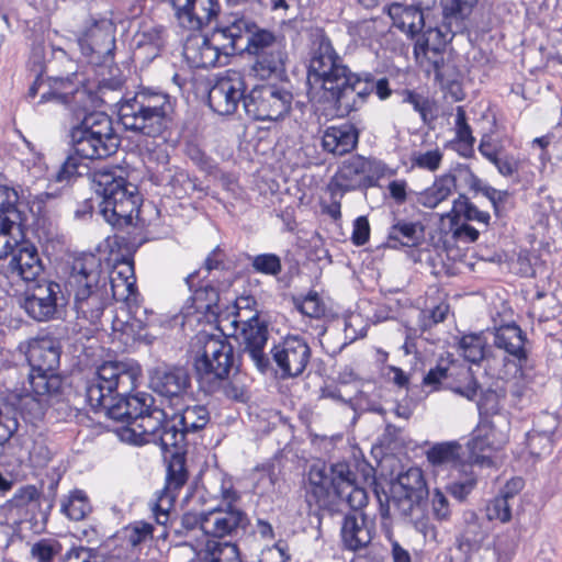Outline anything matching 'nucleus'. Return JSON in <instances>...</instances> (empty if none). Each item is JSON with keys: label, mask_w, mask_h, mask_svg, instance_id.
Segmentation results:
<instances>
[{"label": "nucleus", "mask_w": 562, "mask_h": 562, "mask_svg": "<svg viewBox=\"0 0 562 562\" xmlns=\"http://www.w3.org/2000/svg\"><path fill=\"white\" fill-rule=\"evenodd\" d=\"M9 270L19 276L24 281H35L44 271V265L34 244L24 238L15 248L10 257Z\"/></svg>", "instance_id": "nucleus-21"}, {"label": "nucleus", "mask_w": 562, "mask_h": 562, "mask_svg": "<svg viewBox=\"0 0 562 562\" xmlns=\"http://www.w3.org/2000/svg\"><path fill=\"white\" fill-rule=\"evenodd\" d=\"M40 493L34 485H25L20 487L10 499V504L13 507H24L31 502L37 499Z\"/></svg>", "instance_id": "nucleus-59"}, {"label": "nucleus", "mask_w": 562, "mask_h": 562, "mask_svg": "<svg viewBox=\"0 0 562 562\" xmlns=\"http://www.w3.org/2000/svg\"><path fill=\"white\" fill-rule=\"evenodd\" d=\"M390 169L379 159L353 155L342 161L327 184V191L336 195L376 186Z\"/></svg>", "instance_id": "nucleus-10"}, {"label": "nucleus", "mask_w": 562, "mask_h": 562, "mask_svg": "<svg viewBox=\"0 0 562 562\" xmlns=\"http://www.w3.org/2000/svg\"><path fill=\"white\" fill-rule=\"evenodd\" d=\"M457 179L452 173H445L436 178L434 183L422 192L418 202L428 209H435L446 201L456 190Z\"/></svg>", "instance_id": "nucleus-32"}, {"label": "nucleus", "mask_w": 562, "mask_h": 562, "mask_svg": "<svg viewBox=\"0 0 562 562\" xmlns=\"http://www.w3.org/2000/svg\"><path fill=\"white\" fill-rule=\"evenodd\" d=\"M80 159L81 158L76 154L68 156L58 170L56 180L61 182L68 181L76 176H82L83 172L88 170V167Z\"/></svg>", "instance_id": "nucleus-53"}, {"label": "nucleus", "mask_w": 562, "mask_h": 562, "mask_svg": "<svg viewBox=\"0 0 562 562\" xmlns=\"http://www.w3.org/2000/svg\"><path fill=\"white\" fill-rule=\"evenodd\" d=\"M326 479L333 487L335 495L342 493L345 488L356 483V474L350 470L346 462H337L326 468Z\"/></svg>", "instance_id": "nucleus-40"}, {"label": "nucleus", "mask_w": 562, "mask_h": 562, "mask_svg": "<svg viewBox=\"0 0 562 562\" xmlns=\"http://www.w3.org/2000/svg\"><path fill=\"white\" fill-rule=\"evenodd\" d=\"M70 140L74 153L82 159H102L117 150L111 143L103 142L93 132L86 131L78 125L71 127Z\"/></svg>", "instance_id": "nucleus-23"}, {"label": "nucleus", "mask_w": 562, "mask_h": 562, "mask_svg": "<svg viewBox=\"0 0 562 562\" xmlns=\"http://www.w3.org/2000/svg\"><path fill=\"white\" fill-rule=\"evenodd\" d=\"M119 119L126 131L151 138L160 137L173 122L170 95L160 90L140 88L120 101Z\"/></svg>", "instance_id": "nucleus-7"}, {"label": "nucleus", "mask_w": 562, "mask_h": 562, "mask_svg": "<svg viewBox=\"0 0 562 562\" xmlns=\"http://www.w3.org/2000/svg\"><path fill=\"white\" fill-rule=\"evenodd\" d=\"M463 537L468 543L472 544H481L486 537L477 515L473 512L469 513L465 518Z\"/></svg>", "instance_id": "nucleus-55"}, {"label": "nucleus", "mask_w": 562, "mask_h": 562, "mask_svg": "<svg viewBox=\"0 0 562 562\" xmlns=\"http://www.w3.org/2000/svg\"><path fill=\"white\" fill-rule=\"evenodd\" d=\"M60 510L70 520L79 521L91 512V505L83 491L75 490L61 501Z\"/></svg>", "instance_id": "nucleus-37"}, {"label": "nucleus", "mask_w": 562, "mask_h": 562, "mask_svg": "<svg viewBox=\"0 0 562 562\" xmlns=\"http://www.w3.org/2000/svg\"><path fill=\"white\" fill-rule=\"evenodd\" d=\"M515 504L497 495L486 505V517L490 521L498 520L506 524L512 519V510Z\"/></svg>", "instance_id": "nucleus-48"}, {"label": "nucleus", "mask_w": 562, "mask_h": 562, "mask_svg": "<svg viewBox=\"0 0 562 562\" xmlns=\"http://www.w3.org/2000/svg\"><path fill=\"white\" fill-rule=\"evenodd\" d=\"M192 350L201 389L209 394L222 391L226 397L241 401L243 387L229 382L231 372L237 369L232 344L221 335L201 331L193 339Z\"/></svg>", "instance_id": "nucleus-4"}, {"label": "nucleus", "mask_w": 562, "mask_h": 562, "mask_svg": "<svg viewBox=\"0 0 562 562\" xmlns=\"http://www.w3.org/2000/svg\"><path fill=\"white\" fill-rule=\"evenodd\" d=\"M456 136L457 139L465 147L467 150L472 151L475 138L472 135V130L467 122V115L463 106L456 109Z\"/></svg>", "instance_id": "nucleus-50"}, {"label": "nucleus", "mask_w": 562, "mask_h": 562, "mask_svg": "<svg viewBox=\"0 0 562 562\" xmlns=\"http://www.w3.org/2000/svg\"><path fill=\"white\" fill-rule=\"evenodd\" d=\"M295 306L303 315L312 318L321 317L325 311L316 292H310L302 300H295Z\"/></svg>", "instance_id": "nucleus-54"}, {"label": "nucleus", "mask_w": 562, "mask_h": 562, "mask_svg": "<svg viewBox=\"0 0 562 562\" xmlns=\"http://www.w3.org/2000/svg\"><path fill=\"white\" fill-rule=\"evenodd\" d=\"M509 395L512 405L522 408L530 402L531 392L525 384L515 382L510 385Z\"/></svg>", "instance_id": "nucleus-62"}, {"label": "nucleus", "mask_w": 562, "mask_h": 562, "mask_svg": "<svg viewBox=\"0 0 562 562\" xmlns=\"http://www.w3.org/2000/svg\"><path fill=\"white\" fill-rule=\"evenodd\" d=\"M307 83L310 93L329 103L337 116L358 111L372 93L370 80H362V76L344 64L325 34L316 35L313 41Z\"/></svg>", "instance_id": "nucleus-3"}, {"label": "nucleus", "mask_w": 562, "mask_h": 562, "mask_svg": "<svg viewBox=\"0 0 562 562\" xmlns=\"http://www.w3.org/2000/svg\"><path fill=\"white\" fill-rule=\"evenodd\" d=\"M254 27L244 18L234 16L226 25L216 27L211 37L193 33L184 42L183 57L192 68L214 67L222 54L241 50L239 42L245 38V49L254 56L251 75L260 80L281 77L288 59L285 38L267 30L252 31Z\"/></svg>", "instance_id": "nucleus-2"}, {"label": "nucleus", "mask_w": 562, "mask_h": 562, "mask_svg": "<svg viewBox=\"0 0 562 562\" xmlns=\"http://www.w3.org/2000/svg\"><path fill=\"white\" fill-rule=\"evenodd\" d=\"M241 324V330L238 336L240 346L246 352L256 368L260 372H265L270 367V359L263 349L268 340V328L259 321L258 315H252L248 319H234L233 325L236 327Z\"/></svg>", "instance_id": "nucleus-17"}, {"label": "nucleus", "mask_w": 562, "mask_h": 562, "mask_svg": "<svg viewBox=\"0 0 562 562\" xmlns=\"http://www.w3.org/2000/svg\"><path fill=\"white\" fill-rule=\"evenodd\" d=\"M211 496L221 498L225 505L217 506L204 513L203 532L213 538L233 537L248 525V517L240 508L234 505L238 499L233 483L222 474H216L209 482Z\"/></svg>", "instance_id": "nucleus-9"}, {"label": "nucleus", "mask_w": 562, "mask_h": 562, "mask_svg": "<svg viewBox=\"0 0 562 562\" xmlns=\"http://www.w3.org/2000/svg\"><path fill=\"white\" fill-rule=\"evenodd\" d=\"M116 168H100L92 173L95 192L102 196L100 214L113 227H124L138 213L140 196L136 186L117 175Z\"/></svg>", "instance_id": "nucleus-8"}, {"label": "nucleus", "mask_w": 562, "mask_h": 562, "mask_svg": "<svg viewBox=\"0 0 562 562\" xmlns=\"http://www.w3.org/2000/svg\"><path fill=\"white\" fill-rule=\"evenodd\" d=\"M424 228L419 223L397 221L389 232V239L403 246H414L423 237Z\"/></svg>", "instance_id": "nucleus-39"}, {"label": "nucleus", "mask_w": 562, "mask_h": 562, "mask_svg": "<svg viewBox=\"0 0 562 562\" xmlns=\"http://www.w3.org/2000/svg\"><path fill=\"white\" fill-rule=\"evenodd\" d=\"M61 544L53 538L41 539L31 548V557L34 562H54L56 555L61 552Z\"/></svg>", "instance_id": "nucleus-46"}, {"label": "nucleus", "mask_w": 562, "mask_h": 562, "mask_svg": "<svg viewBox=\"0 0 562 562\" xmlns=\"http://www.w3.org/2000/svg\"><path fill=\"white\" fill-rule=\"evenodd\" d=\"M443 50L445 48H424L423 52H414L416 59L423 65L428 63L439 76V69L443 66Z\"/></svg>", "instance_id": "nucleus-58"}, {"label": "nucleus", "mask_w": 562, "mask_h": 562, "mask_svg": "<svg viewBox=\"0 0 562 562\" xmlns=\"http://www.w3.org/2000/svg\"><path fill=\"white\" fill-rule=\"evenodd\" d=\"M204 562H241L239 550L235 543L220 542L209 539L202 550Z\"/></svg>", "instance_id": "nucleus-35"}, {"label": "nucleus", "mask_w": 562, "mask_h": 562, "mask_svg": "<svg viewBox=\"0 0 562 562\" xmlns=\"http://www.w3.org/2000/svg\"><path fill=\"white\" fill-rule=\"evenodd\" d=\"M402 97L403 102L411 104L426 123L428 121V114L431 113L432 110L430 100L427 97L408 89L402 91Z\"/></svg>", "instance_id": "nucleus-52"}, {"label": "nucleus", "mask_w": 562, "mask_h": 562, "mask_svg": "<svg viewBox=\"0 0 562 562\" xmlns=\"http://www.w3.org/2000/svg\"><path fill=\"white\" fill-rule=\"evenodd\" d=\"M452 211L457 216H463L467 221L477 222L485 227L490 224V213L479 210L477 206L470 202L463 194H460L459 198L453 201Z\"/></svg>", "instance_id": "nucleus-43"}, {"label": "nucleus", "mask_w": 562, "mask_h": 562, "mask_svg": "<svg viewBox=\"0 0 562 562\" xmlns=\"http://www.w3.org/2000/svg\"><path fill=\"white\" fill-rule=\"evenodd\" d=\"M374 536V519L369 518L364 513H352L344 517L340 527L344 549L351 552L368 549Z\"/></svg>", "instance_id": "nucleus-20"}, {"label": "nucleus", "mask_w": 562, "mask_h": 562, "mask_svg": "<svg viewBox=\"0 0 562 562\" xmlns=\"http://www.w3.org/2000/svg\"><path fill=\"white\" fill-rule=\"evenodd\" d=\"M77 125L86 131L93 132V134L103 142H106L108 144L111 143L112 146L119 148L121 142L120 137L113 127L111 116L106 113L92 112L85 114L80 123Z\"/></svg>", "instance_id": "nucleus-31"}, {"label": "nucleus", "mask_w": 562, "mask_h": 562, "mask_svg": "<svg viewBox=\"0 0 562 562\" xmlns=\"http://www.w3.org/2000/svg\"><path fill=\"white\" fill-rule=\"evenodd\" d=\"M389 13L394 24L405 33L415 35L424 27V14L414 5L393 4Z\"/></svg>", "instance_id": "nucleus-33"}, {"label": "nucleus", "mask_w": 562, "mask_h": 562, "mask_svg": "<svg viewBox=\"0 0 562 562\" xmlns=\"http://www.w3.org/2000/svg\"><path fill=\"white\" fill-rule=\"evenodd\" d=\"M292 100V93L281 86L257 85L245 97L244 110L255 121H277L290 111Z\"/></svg>", "instance_id": "nucleus-11"}, {"label": "nucleus", "mask_w": 562, "mask_h": 562, "mask_svg": "<svg viewBox=\"0 0 562 562\" xmlns=\"http://www.w3.org/2000/svg\"><path fill=\"white\" fill-rule=\"evenodd\" d=\"M101 260L88 252L76 257L66 280V289L74 296L77 319L89 325L100 324L109 301L105 280L101 281Z\"/></svg>", "instance_id": "nucleus-5"}, {"label": "nucleus", "mask_w": 562, "mask_h": 562, "mask_svg": "<svg viewBox=\"0 0 562 562\" xmlns=\"http://www.w3.org/2000/svg\"><path fill=\"white\" fill-rule=\"evenodd\" d=\"M527 445L532 454H541L551 448V434L549 431L531 430L527 435Z\"/></svg>", "instance_id": "nucleus-57"}, {"label": "nucleus", "mask_w": 562, "mask_h": 562, "mask_svg": "<svg viewBox=\"0 0 562 562\" xmlns=\"http://www.w3.org/2000/svg\"><path fill=\"white\" fill-rule=\"evenodd\" d=\"M150 384L155 392L166 397H178L190 387L191 379L183 367H158L151 378Z\"/></svg>", "instance_id": "nucleus-22"}, {"label": "nucleus", "mask_w": 562, "mask_h": 562, "mask_svg": "<svg viewBox=\"0 0 562 562\" xmlns=\"http://www.w3.org/2000/svg\"><path fill=\"white\" fill-rule=\"evenodd\" d=\"M192 299L198 312L212 315L220 313V293L214 286L206 285L195 290Z\"/></svg>", "instance_id": "nucleus-42"}, {"label": "nucleus", "mask_w": 562, "mask_h": 562, "mask_svg": "<svg viewBox=\"0 0 562 562\" xmlns=\"http://www.w3.org/2000/svg\"><path fill=\"white\" fill-rule=\"evenodd\" d=\"M330 493H333V487L326 479V467L313 465L308 474L307 502L324 506L327 504Z\"/></svg>", "instance_id": "nucleus-34"}, {"label": "nucleus", "mask_w": 562, "mask_h": 562, "mask_svg": "<svg viewBox=\"0 0 562 562\" xmlns=\"http://www.w3.org/2000/svg\"><path fill=\"white\" fill-rule=\"evenodd\" d=\"M254 271L267 276H278L282 271L279 256L274 254H260L250 258Z\"/></svg>", "instance_id": "nucleus-49"}, {"label": "nucleus", "mask_w": 562, "mask_h": 562, "mask_svg": "<svg viewBox=\"0 0 562 562\" xmlns=\"http://www.w3.org/2000/svg\"><path fill=\"white\" fill-rule=\"evenodd\" d=\"M29 387L24 386L27 396H32L38 405L46 400L59 393L61 389V379L55 372H35L30 371L27 378Z\"/></svg>", "instance_id": "nucleus-26"}, {"label": "nucleus", "mask_w": 562, "mask_h": 562, "mask_svg": "<svg viewBox=\"0 0 562 562\" xmlns=\"http://www.w3.org/2000/svg\"><path fill=\"white\" fill-rule=\"evenodd\" d=\"M442 159L443 154L439 148L426 151H414L411 155V162L413 167L430 172H435L440 168Z\"/></svg>", "instance_id": "nucleus-47"}, {"label": "nucleus", "mask_w": 562, "mask_h": 562, "mask_svg": "<svg viewBox=\"0 0 562 562\" xmlns=\"http://www.w3.org/2000/svg\"><path fill=\"white\" fill-rule=\"evenodd\" d=\"M139 367L127 361H105L86 383V401L95 413L125 424L116 429L123 442L135 446L155 443L168 451L181 446L177 423L154 406L148 393L125 396L135 387Z\"/></svg>", "instance_id": "nucleus-1"}, {"label": "nucleus", "mask_w": 562, "mask_h": 562, "mask_svg": "<svg viewBox=\"0 0 562 562\" xmlns=\"http://www.w3.org/2000/svg\"><path fill=\"white\" fill-rule=\"evenodd\" d=\"M493 165L497 168L498 172L504 177H513L516 175L520 167V161L510 155L498 156Z\"/></svg>", "instance_id": "nucleus-63"}, {"label": "nucleus", "mask_w": 562, "mask_h": 562, "mask_svg": "<svg viewBox=\"0 0 562 562\" xmlns=\"http://www.w3.org/2000/svg\"><path fill=\"white\" fill-rule=\"evenodd\" d=\"M52 99L65 104L79 117L85 112L90 101V95L85 88H75L64 92H52Z\"/></svg>", "instance_id": "nucleus-41"}, {"label": "nucleus", "mask_w": 562, "mask_h": 562, "mask_svg": "<svg viewBox=\"0 0 562 562\" xmlns=\"http://www.w3.org/2000/svg\"><path fill=\"white\" fill-rule=\"evenodd\" d=\"M188 472L182 457H173L169 462L165 487L157 494L151 510L159 525H166L169 510L177 497V492L186 484Z\"/></svg>", "instance_id": "nucleus-18"}, {"label": "nucleus", "mask_w": 562, "mask_h": 562, "mask_svg": "<svg viewBox=\"0 0 562 562\" xmlns=\"http://www.w3.org/2000/svg\"><path fill=\"white\" fill-rule=\"evenodd\" d=\"M175 16L182 29L200 31L218 13L217 0H169Z\"/></svg>", "instance_id": "nucleus-19"}, {"label": "nucleus", "mask_w": 562, "mask_h": 562, "mask_svg": "<svg viewBox=\"0 0 562 562\" xmlns=\"http://www.w3.org/2000/svg\"><path fill=\"white\" fill-rule=\"evenodd\" d=\"M446 44L447 38L442 31L430 27L417 37L414 52H423L424 48H445Z\"/></svg>", "instance_id": "nucleus-51"}, {"label": "nucleus", "mask_w": 562, "mask_h": 562, "mask_svg": "<svg viewBox=\"0 0 562 562\" xmlns=\"http://www.w3.org/2000/svg\"><path fill=\"white\" fill-rule=\"evenodd\" d=\"M477 0H445L442 3L443 27L453 36L465 30V19Z\"/></svg>", "instance_id": "nucleus-27"}, {"label": "nucleus", "mask_w": 562, "mask_h": 562, "mask_svg": "<svg viewBox=\"0 0 562 562\" xmlns=\"http://www.w3.org/2000/svg\"><path fill=\"white\" fill-rule=\"evenodd\" d=\"M307 341L297 335H289L271 349V356L281 371L282 378H296L306 369L311 360Z\"/></svg>", "instance_id": "nucleus-15"}, {"label": "nucleus", "mask_w": 562, "mask_h": 562, "mask_svg": "<svg viewBox=\"0 0 562 562\" xmlns=\"http://www.w3.org/2000/svg\"><path fill=\"white\" fill-rule=\"evenodd\" d=\"M336 496L346 501L353 510L361 509L368 503V494L366 490L357 486L356 483H352L350 487L345 488L342 493H339Z\"/></svg>", "instance_id": "nucleus-56"}, {"label": "nucleus", "mask_w": 562, "mask_h": 562, "mask_svg": "<svg viewBox=\"0 0 562 562\" xmlns=\"http://www.w3.org/2000/svg\"><path fill=\"white\" fill-rule=\"evenodd\" d=\"M426 457L437 470H450L459 474L467 468L462 460V447L454 441L434 445L426 452Z\"/></svg>", "instance_id": "nucleus-25"}, {"label": "nucleus", "mask_w": 562, "mask_h": 562, "mask_svg": "<svg viewBox=\"0 0 562 562\" xmlns=\"http://www.w3.org/2000/svg\"><path fill=\"white\" fill-rule=\"evenodd\" d=\"M509 425L503 415H496L482 424L468 443L470 458L473 463L493 464V452L498 451L508 440Z\"/></svg>", "instance_id": "nucleus-13"}, {"label": "nucleus", "mask_w": 562, "mask_h": 562, "mask_svg": "<svg viewBox=\"0 0 562 562\" xmlns=\"http://www.w3.org/2000/svg\"><path fill=\"white\" fill-rule=\"evenodd\" d=\"M459 347L464 358L472 363H479L485 356V340L481 335L470 334L463 336Z\"/></svg>", "instance_id": "nucleus-45"}, {"label": "nucleus", "mask_w": 562, "mask_h": 562, "mask_svg": "<svg viewBox=\"0 0 562 562\" xmlns=\"http://www.w3.org/2000/svg\"><path fill=\"white\" fill-rule=\"evenodd\" d=\"M78 45L90 64L106 66L115 49L114 26L108 19L90 21L78 37Z\"/></svg>", "instance_id": "nucleus-12"}, {"label": "nucleus", "mask_w": 562, "mask_h": 562, "mask_svg": "<svg viewBox=\"0 0 562 562\" xmlns=\"http://www.w3.org/2000/svg\"><path fill=\"white\" fill-rule=\"evenodd\" d=\"M501 394H498L496 391L487 390L485 391L482 396L480 397L477 402V407L482 413L484 414H495L493 417H495L497 414V411L499 408V400Z\"/></svg>", "instance_id": "nucleus-60"}, {"label": "nucleus", "mask_w": 562, "mask_h": 562, "mask_svg": "<svg viewBox=\"0 0 562 562\" xmlns=\"http://www.w3.org/2000/svg\"><path fill=\"white\" fill-rule=\"evenodd\" d=\"M53 458V452L43 442H35L30 451V460L37 468L46 467Z\"/></svg>", "instance_id": "nucleus-61"}, {"label": "nucleus", "mask_w": 562, "mask_h": 562, "mask_svg": "<svg viewBox=\"0 0 562 562\" xmlns=\"http://www.w3.org/2000/svg\"><path fill=\"white\" fill-rule=\"evenodd\" d=\"M246 85L243 75L234 69L226 70L216 78L207 95L210 108L220 115L236 112L240 101L244 102Z\"/></svg>", "instance_id": "nucleus-14"}, {"label": "nucleus", "mask_w": 562, "mask_h": 562, "mask_svg": "<svg viewBox=\"0 0 562 562\" xmlns=\"http://www.w3.org/2000/svg\"><path fill=\"white\" fill-rule=\"evenodd\" d=\"M11 226L13 224L0 222V260L11 257L15 244L23 239L21 224H18V229Z\"/></svg>", "instance_id": "nucleus-44"}, {"label": "nucleus", "mask_w": 562, "mask_h": 562, "mask_svg": "<svg viewBox=\"0 0 562 562\" xmlns=\"http://www.w3.org/2000/svg\"><path fill=\"white\" fill-rule=\"evenodd\" d=\"M359 140V132L355 125L344 123L327 127L322 137V147L325 151L342 156L353 150Z\"/></svg>", "instance_id": "nucleus-24"}, {"label": "nucleus", "mask_w": 562, "mask_h": 562, "mask_svg": "<svg viewBox=\"0 0 562 562\" xmlns=\"http://www.w3.org/2000/svg\"><path fill=\"white\" fill-rule=\"evenodd\" d=\"M124 270H120L115 276H111V291L115 301H127L135 293V282L133 278V267L130 263L123 266Z\"/></svg>", "instance_id": "nucleus-38"}, {"label": "nucleus", "mask_w": 562, "mask_h": 562, "mask_svg": "<svg viewBox=\"0 0 562 562\" xmlns=\"http://www.w3.org/2000/svg\"><path fill=\"white\" fill-rule=\"evenodd\" d=\"M59 348L49 342H36L30 347L29 362L35 372H55L59 366Z\"/></svg>", "instance_id": "nucleus-30"}, {"label": "nucleus", "mask_w": 562, "mask_h": 562, "mask_svg": "<svg viewBox=\"0 0 562 562\" xmlns=\"http://www.w3.org/2000/svg\"><path fill=\"white\" fill-rule=\"evenodd\" d=\"M525 340L521 329L515 324L502 326L494 333V346L518 361L526 359Z\"/></svg>", "instance_id": "nucleus-29"}, {"label": "nucleus", "mask_w": 562, "mask_h": 562, "mask_svg": "<svg viewBox=\"0 0 562 562\" xmlns=\"http://www.w3.org/2000/svg\"><path fill=\"white\" fill-rule=\"evenodd\" d=\"M66 305V297L59 283L44 280L37 283L24 299L23 307L27 315L35 321L46 322L58 314Z\"/></svg>", "instance_id": "nucleus-16"}, {"label": "nucleus", "mask_w": 562, "mask_h": 562, "mask_svg": "<svg viewBox=\"0 0 562 562\" xmlns=\"http://www.w3.org/2000/svg\"><path fill=\"white\" fill-rule=\"evenodd\" d=\"M289 559L281 541L261 550L259 562H286Z\"/></svg>", "instance_id": "nucleus-64"}, {"label": "nucleus", "mask_w": 562, "mask_h": 562, "mask_svg": "<svg viewBox=\"0 0 562 562\" xmlns=\"http://www.w3.org/2000/svg\"><path fill=\"white\" fill-rule=\"evenodd\" d=\"M210 419L207 407L201 404L187 406L171 418L177 423V431L181 434V443L187 435L202 430L210 423Z\"/></svg>", "instance_id": "nucleus-28"}, {"label": "nucleus", "mask_w": 562, "mask_h": 562, "mask_svg": "<svg viewBox=\"0 0 562 562\" xmlns=\"http://www.w3.org/2000/svg\"><path fill=\"white\" fill-rule=\"evenodd\" d=\"M18 203V192L13 188L0 184V222L13 224L12 227L15 229H18V224L22 222Z\"/></svg>", "instance_id": "nucleus-36"}, {"label": "nucleus", "mask_w": 562, "mask_h": 562, "mask_svg": "<svg viewBox=\"0 0 562 562\" xmlns=\"http://www.w3.org/2000/svg\"><path fill=\"white\" fill-rule=\"evenodd\" d=\"M427 494L428 491L422 470L409 468L392 482L390 495L384 492L380 494L375 491L379 514L383 519H390L392 516L391 507H393L425 538H435L436 530L426 514L425 497Z\"/></svg>", "instance_id": "nucleus-6"}]
</instances>
